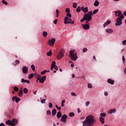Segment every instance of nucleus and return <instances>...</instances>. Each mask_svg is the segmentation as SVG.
Here are the masks:
<instances>
[{"label":"nucleus","mask_w":126,"mask_h":126,"mask_svg":"<svg viewBox=\"0 0 126 126\" xmlns=\"http://www.w3.org/2000/svg\"><path fill=\"white\" fill-rule=\"evenodd\" d=\"M96 124V120L92 115H88L83 123V126H93Z\"/></svg>","instance_id":"obj_1"},{"label":"nucleus","mask_w":126,"mask_h":126,"mask_svg":"<svg viewBox=\"0 0 126 126\" xmlns=\"http://www.w3.org/2000/svg\"><path fill=\"white\" fill-rule=\"evenodd\" d=\"M115 13V16L118 17L116 20V23L115 24L116 26H120L123 24V19H124V14L122 13L121 11H117L114 12Z\"/></svg>","instance_id":"obj_2"},{"label":"nucleus","mask_w":126,"mask_h":126,"mask_svg":"<svg viewBox=\"0 0 126 126\" xmlns=\"http://www.w3.org/2000/svg\"><path fill=\"white\" fill-rule=\"evenodd\" d=\"M69 57L71 58V60L75 62L76 60H77V55L76 54V52H75V50H73L69 51Z\"/></svg>","instance_id":"obj_3"},{"label":"nucleus","mask_w":126,"mask_h":126,"mask_svg":"<svg viewBox=\"0 0 126 126\" xmlns=\"http://www.w3.org/2000/svg\"><path fill=\"white\" fill-rule=\"evenodd\" d=\"M92 15H93V13L92 11H90L87 14L84 15V17L86 21V24L88 23V21H91L92 19Z\"/></svg>","instance_id":"obj_4"},{"label":"nucleus","mask_w":126,"mask_h":126,"mask_svg":"<svg viewBox=\"0 0 126 126\" xmlns=\"http://www.w3.org/2000/svg\"><path fill=\"white\" fill-rule=\"evenodd\" d=\"M64 56V49L62 48V49H61L59 53L57 55L56 57V59L57 60H62V59L63 58Z\"/></svg>","instance_id":"obj_5"},{"label":"nucleus","mask_w":126,"mask_h":126,"mask_svg":"<svg viewBox=\"0 0 126 126\" xmlns=\"http://www.w3.org/2000/svg\"><path fill=\"white\" fill-rule=\"evenodd\" d=\"M64 24H74V22L72 21V20H71V19L70 18H68V17H65L64 18Z\"/></svg>","instance_id":"obj_6"},{"label":"nucleus","mask_w":126,"mask_h":126,"mask_svg":"<svg viewBox=\"0 0 126 126\" xmlns=\"http://www.w3.org/2000/svg\"><path fill=\"white\" fill-rule=\"evenodd\" d=\"M46 79H47L46 76H43V77L40 75L37 76V80L39 81L40 83H44Z\"/></svg>","instance_id":"obj_7"},{"label":"nucleus","mask_w":126,"mask_h":126,"mask_svg":"<svg viewBox=\"0 0 126 126\" xmlns=\"http://www.w3.org/2000/svg\"><path fill=\"white\" fill-rule=\"evenodd\" d=\"M54 68H55V70H58V66L56 65V62H55V61L52 62L50 70H53V69H54Z\"/></svg>","instance_id":"obj_8"},{"label":"nucleus","mask_w":126,"mask_h":126,"mask_svg":"<svg viewBox=\"0 0 126 126\" xmlns=\"http://www.w3.org/2000/svg\"><path fill=\"white\" fill-rule=\"evenodd\" d=\"M55 42H56V39L52 38L48 41V45H49V46H51V47H53V46H54V45L55 44Z\"/></svg>","instance_id":"obj_9"},{"label":"nucleus","mask_w":126,"mask_h":126,"mask_svg":"<svg viewBox=\"0 0 126 126\" xmlns=\"http://www.w3.org/2000/svg\"><path fill=\"white\" fill-rule=\"evenodd\" d=\"M66 119H67V116L66 115L64 114L62 116L61 121L62 123H64V124H65V123H66Z\"/></svg>","instance_id":"obj_10"},{"label":"nucleus","mask_w":126,"mask_h":126,"mask_svg":"<svg viewBox=\"0 0 126 126\" xmlns=\"http://www.w3.org/2000/svg\"><path fill=\"white\" fill-rule=\"evenodd\" d=\"M83 28L85 29V30H88L90 28V26H89V24L87 23L86 24H82Z\"/></svg>","instance_id":"obj_11"},{"label":"nucleus","mask_w":126,"mask_h":126,"mask_svg":"<svg viewBox=\"0 0 126 126\" xmlns=\"http://www.w3.org/2000/svg\"><path fill=\"white\" fill-rule=\"evenodd\" d=\"M11 126H15L17 125V120L13 119L11 121Z\"/></svg>","instance_id":"obj_12"},{"label":"nucleus","mask_w":126,"mask_h":126,"mask_svg":"<svg viewBox=\"0 0 126 126\" xmlns=\"http://www.w3.org/2000/svg\"><path fill=\"white\" fill-rule=\"evenodd\" d=\"M81 10H82L85 14L87 13V12H88V7H82L81 8Z\"/></svg>","instance_id":"obj_13"},{"label":"nucleus","mask_w":126,"mask_h":126,"mask_svg":"<svg viewBox=\"0 0 126 126\" xmlns=\"http://www.w3.org/2000/svg\"><path fill=\"white\" fill-rule=\"evenodd\" d=\"M22 71L23 73H25V74L26 73H28V67L27 66H24L22 68Z\"/></svg>","instance_id":"obj_14"},{"label":"nucleus","mask_w":126,"mask_h":126,"mask_svg":"<svg viewBox=\"0 0 126 126\" xmlns=\"http://www.w3.org/2000/svg\"><path fill=\"white\" fill-rule=\"evenodd\" d=\"M12 99L13 101H15L16 103H18L19 101H20V98L17 97V96H13L12 97Z\"/></svg>","instance_id":"obj_15"},{"label":"nucleus","mask_w":126,"mask_h":126,"mask_svg":"<svg viewBox=\"0 0 126 126\" xmlns=\"http://www.w3.org/2000/svg\"><path fill=\"white\" fill-rule=\"evenodd\" d=\"M106 33H108L109 34H112L113 32H114V31L112 29H107L105 30Z\"/></svg>","instance_id":"obj_16"},{"label":"nucleus","mask_w":126,"mask_h":126,"mask_svg":"<svg viewBox=\"0 0 126 126\" xmlns=\"http://www.w3.org/2000/svg\"><path fill=\"white\" fill-rule=\"evenodd\" d=\"M108 83H109L110 84H111V85H113L115 83V81L113 80H112L111 79H108L107 80Z\"/></svg>","instance_id":"obj_17"},{"label":"nucleus","mask_w":126,"mask_h":126,"mask_svg":"<svg viewBox=\"0 0 126 126\" xmlns=\"http://www.w3.org/2000/svg\"><path fill=\"white\" fill-rule=\"evenodd\" d=\"M117 112V110L116 109H112L108 111V114H113L114 113H116Z\"/></svg>","instance_id":"obj_18"},{"label":"nucleus","mask_w":126,"mask_h":126,"mask_svg":"<svg viewBox=\"0 0 126 126\" xmlns=\"http://www.w3.org/2000/svg\"><path fill=\"white\" fill-rule=\"evenodd\" d=\"M111 24V21L110 20L107 21V22L103 24L104 28H105L106 26H107V25H109V24Z\"/></svg>","instance_id":"obj_19"},{"label":"nucleus","mask_w":126,"mask_h":126,"mask_svg":"<svg viewBox=\"0 0 126 126\" xmlns=\"http://www.w3.org/2000/svg\"><path fill=\"white\" fill-rule=\"evenodd\" d=\"M53 117H55V115L57 114V110L56 109H53L52 111Z\"/></svg>","instance_id":"obj_20"},{"label":"nucleus","mask_w":126,"mask_h":126,"mask_svg":"<svg viewBox=\"0 0 126 126\" xmlns=\"http://www.w3.org/2000/svg\"><path fill=\"white\" fill-rule=\"evenodd\" d=\"M99 3H100L99 2V1L96 0L94 3V6H96V7L98 6Z\"/></svg>","instance_id":"obj_21"},{"label":"nucleus","mask_w":126,"mask_h":126,"mask_svg":"<svg viewBox=\"0 0 126 126\" xmlns=\"http://www.w3.org/2000/svg\"><path fill=\"white\" fill-rule=\"evenodd\" d=\"M100 122L101 123V124H104L105 123V119L103 117H100Z\"/></svg>","instance_id":"obj_22"},{"label":"nucleus","mask_w":126,"mask_h":126,"mask_svg":"<svg viewBox=\"0 0 126 126\" xmlns=\"http://www.w3.org/2000/svg\"><path fill=\"white\" fill-rule=\"evenodd\" d=\"M22 95H23V91L22 90H20L19 92V97H22Z\"/></svg>","instance_id":"obj_23"},{"label":"nucleus","mask_w":126,"mask_h":126,"mask_svg":"<svg viewBox=\"0 0 126 126\" xmlns=\"http://www.w3.org/2000/svg\"><path fill=\"white\" fill-rule=\"evenodd\" d=\"M22 82H25V83H30V81H29V80H25L24 79H22Z\"/></svg>","instance_id":"obj_24"},{"label":"nucleus","mask_w":126,"mask_h":126,"mask_svg":"<svg viewBox=\"0 0 126 126\" xmlns=\"http://www.w3.org/2000/svg\"><path fill=\"white\" fill-rule=\"evenodd\" d=\"M57 117L58 119H60L62 117V113L61 112H58Z\"/></svg>","instance_id":"obj_25"},{"label":"nucleus","mask_w":126,"mask_h":126,"mask_svg":"<svg viewBox=\"0 0 126 126\" xmlns=\"http://www.w3.org/2000/svg\"><path fill=\"white\" fill-rule=\"evenodd\" d=\"M6 125H8V126H11V121L10 120H8L6 122Z\"/></svg>","instance_id":"obj_26"},{"label":"nucleus","mask_w":126,"mask_h":126,"mask_svg":"<svg viewBox=\"0 0 126 126\" xmlns=\"http://www.w3.org/2000/svg\"><path fill=\"white\" fill-rule=\"evenodd\" d=\"M23 91H24V93H25V94H27L28 93V89L24 88L23 89Z\"/></svg>","instance_id":"obj_27"},{"label":"nucleus","mask_w":126,"mask_h":126,"mask_svg":"<svg viewBox=\"0 0 126 126\" xmlns=\"http://www.w3.org/2000/svg\"><path fill=\"white\" fill-rule=\"evenodd\" d=\"M122 60H123V64H126V58L124 56H122Z\"/></svg>","instance_id":"obj_28"},{"label":"nucleus","mask_w":126,"mask_h":126,"mask_svg":"<svg viewBox=\"0 0 126 126\" xmlns=\"http://www.w3.org/2000/svg\"><path fill=\"white\" fill-rule=\"evenodd\" d=\"M52 50H50L49 52H47V55L48 57H51V56H52Z\"/></svg>","instance_id":"obj_29"},{"label":"nucleus","mask_w":126,"mask_h":126,"mask_svg":"<svg viewBox=\"0 0 126 126\" xmlns=\"http://www.w3.org/2000/svg\"><path fill=\"white\" fill-rule=\"evenodd\" d=\"M100 116L101 118H103V117H106V114L105 113H100Z\"/></svg>","instance_id":"obj_30"},{"label":"nucleus","mask_w":126,"mask_h":126,"mask_svg":"<svg viewBox=\"0 0 126 126\" xmlns=\"http://www.w3.org/2000/svg\"><path fill=\"white\" fill-rule=\"evenodd\" d=\"M14 90L15 92H17L19 90V89H18V87L15 86L14 87Z\"/></svg>","instance_id":"obj_31"},{"label":"nucleus","mask_w":126,"mask_h":126,"mask_svg":"<svg viewBox=\"0 0 126 126\" xmlns=\"http://www.w3.org/2000/svg\"><path fill=\"white\" fill-rule=\"evenodd\" d=\"M33 76H34V74L33 73H31L29 76V79H32V78H33Z\"/></svg>","instance_id":"obj_32"},{"label":"nucleus","mask_w":126,"mask_h":126,"mask_svg":"<svg viewBox=\"0 0 126 126\" xmlns=\"http://www.w3.org/2000/svg\"><path fill=\"white\" fill-rule=\"evenodd\" d=\"M60 14V11L58 9H56V17H59Z\"/></svg>","instance_id":"obj_33"},{"label":"nucleus","mask_w":126,"mask_h":126,"mask_svg":"<svg viewBox=\"0 0 126 126\" xmlns=\"http://www.w3.org/2000/svg\"><path fill=\"white\" fill-rule=\"evenodd\" d=\"M43 37H47L48 36V33L46 32H43Z\"/></svg>","instance_id":"obj_34"},{"label":"nucleus","mask_w":126,"mask_h":126,"mask_svg":"<svg viewBox=\"0 0 126 126\" xmlns=\"http://www.w3.org/2000/svg\"><path fill=\"white\" fill-rule=\"evenodd\" d=\"M65 103V100H63L62 101V104H61V106L62 107H64V103Z\"/></svg>","instance_id":"obj_35"},{"label":"nucleus","mask_w":126,"mask_h":126,"mask_svg":"<svg viewBox=\"0 0 126 126\" xmlns=\"http://www.w3.org/2000/svg\"><path fill=\"white\" fill-rule=\"evenodd\" d=\"M98 11H99V9H95L93 11V14H96V13H97V12H98Z\"/></svg>","instance_id":"obj_36"},{"label":"nucleus","mask_w":126,"mask_h":126,"mask_svg":"<svg viewBox=\"0 0 126 126\" xmlns=\"http://www.w3.org/2000/svg\"><path fill=\"white\" fill-rule=\"evenodd\" d=\"M73 7L74 8H76V7H77V3L74 2L73 3Z\"/></svg>","instance_id":"obj_37"},{"label":"nucleus","mask_w":126,"mask_h":126,"mask_svg":"<svg viewBox=\"0 0 126 126\" xmlns=\"http://www.w3.org/2000/svg\"><path fill=\"white\" fill-rule=\"evenodd\" d=\"M80 6H79L77 7V9H76V11L77 12H80Z\"/></svg>","instance_id":"obj_38"},{"label":"nucleus","mask_w":126,"mask_h":126,"mask_svg":"<svg viewBox=\"0 0 126 126\" xmlns=\"http://www.w3.org/2000/svg\"><path fill=\"white\" fill-rule=\"evenodd\" d=\"M69 117H74V116H75L74 113H73V112L70 113L69 114Z\"/></svg>","instance_id":"obj_39"},{"label":"nucleus","mask_w":126,"mask_h":126,"mask_svg":"<svg viewBox=\"0 0 126 126\" xmlns=\"http://www.w3.org/2000/svg\"><path fill=\"white\" fill-rule=\"evenodd\" d=\"M2 2L3 4H5V5H7V2H6V1L2 0Z\"/></svg>","instance_id":"obj_40"},{"label":"nucleus","mask_w":126,"mask_h":126,"mask_svg":"<svg viewBox=\"0 0 126 126\" xmlns=\"http://www.w3.org/2000/svg\"><path fill=\"white\" fill-rule=\"evenodd\" d=\"M31 68L32 69V71H35V66L34 65H32Z\"/></svg>","instance_id":"obj_41"},{"label":"nucleus","mask_w":126,"mask_h":126,"mask_svg":"<svg viewBox=\"0 0 126 126\" xmlns=\"http://www.w3.org/2000/svg\"><path fill=\"white\" fill-rule=\"evenodd\" d=\"M65 12L67 13H69V12H70V10L69 9V8H66Z\"/></svg>","instance_id":"obj_42"},{"label":"nucleus","mask_w":126,"mask_h":126,"mask_svg":"<svg viewBox=\"0 0 126 126\" xmlns=\"http://www.w3.org/2000/svg\"><path fill=\"white\" fill-rule=\"evenodd\" d=\"M46 114H47V116H50V115H51V111H50V110L47 111Z\"/></svg>","instance_id":"obj_43"},{"label":"nucleus","mask_w":126,"mask_h":126,"mask_svg":"<svg viewBox=\"0 0 126 126\" xmlns=\"http://www.w3.org/2000/svg\"><path fill=\"white\" fill-rule=\"evenodd\" d=\"M47 70H44V71H42L41 72V75H44V74H45V73H46L47 72Z\"/></svg>","instance_id":"obj_44"},{"label":"nucleus","mask_w":126,"mask_h":126,"mask_svg":"<svg viewBox=\"0 0 126 126\" xmlns=\"http://www.w3.org/2000/svg\"><path fill=\"white\" fill-rule=\"evenodd\" d=\"M55 107L56 108H57V110H59V111H61V110H62V107H59V106L57 105H56Z\"/></svg>","instance_id":"obj_45"},{"label":"nucleus","mask_w":126,"mask_h":126,"mask_svg":"<svg viewBox=\"0 0 126 126\" xmlns=\"http://www.w3.org/2000/svg\"><path fill=\"white\" fill-rule=\"evenodd\" d=\"M66 17H71V14L69 13H67L66 14Z\"/></svg>","instance_id":"obj_46"},{"label":"nucleus","mask_w":126,"mask_h":126,"mask_svg":"<svg viewBox=\"0 0 126 126\" xmlns=\"http://www.w3.org/2000/svg\"><path fill=\"white\" fill-rule=\"evenodd\" d=\"M49 108H53V103L51 102L49 103Z\"/></svg>","instance_id":"obj_47"},{"label":"nucleus","mask_w":126,"mask_h":126,"mask_svg":"<svg viewBox=\"0 0 126 126\" xmlns=\"http://www.w3.org/2000/svg\"><path fill=\"white\" fill-rule=\"evenodd\" d=\"M86 21L85 18L83 17V18L81 20V22H84V21Z\"/></svg>","instance_id":"obj_48"},{"label":"nucleus","mask_w":126,"mask_h":126,"mask_svg":"<svg viewBox=\"0 0 126 126\" xmlns=\"http://www.w3.org/2000/svg\"><path fill=\"white\" fill-rule=\"evenodd\" d=\"M45 101H46V99H41V103H42V104H45L46 103V102H45Z\"/></svg>","instance_id":"obj_49"},{"label":"nucleus","mask_w":126,"mask_h":126,"mask_svg":"<svg viewBox=\"0 0 126 126\" xmlns=\"http://www.w3.org/2000/svg\"><path fill=\"white\" fill-rule=\"evenodd\" d=\"M122 44L123 45H124V46H125V45H126V40H123L122 41Z\"/></svg>","instance_id":"obj_50"},{"label":"nucleus","mask_w":126,"mask_h":126,"mask_svg":"<svg viewBox=\"0 0 126 126\" xmlns=\"http://www.w3.org/2000/svg\"><path fill=\"white\" fill-rule=\"evenodd\" d=\"M90 104V102L89 101H87L86 102V107H88V106H89Z\"/></svg>","instance_id":"obj_51"},{"label":"nucleus","mask_w":126,"mask_h":126,"mask_svg":"<svg viewBox=\"0 0 126 126\" xmlns=\"http://www.w3.org/2000/svg\"><path fill=\"white\" fill-rule=\"evenodd\" d=\"M88 88H92V84H89L88 85Z\"/></svg>","instance_id":"obj_52"},{"label":"nucleus","mask_w":126,"mask_h":126,"mask_svg":"<svg viewBox=\"0 0 126 126\" xmlns=\"http://www.w3.org/2000/svg\"><path fill=\"white\" fill-rule=\"evenodd\" d=\"M15 63L16 64H19V63H20V62L19 60H16Z\"/></svg>","instance_id":"obj_53"},{"label":"nucleus","mask_w":126,"mask_h":126,"mask_svg":"<svg viewBox=\"0 0 126 126\" xmlns=\"http://www.w3.org/2000/svg\"><path fill=\"white\" fill-rule=\"evenodd\" d=\"M83 52L84 53H86V52H87V48H84L83 50Z\"/></svg>","instance_id":"obj_54"},{"label":"nucleus","mask_w":126,"mask_h":126,"mask_svg":"<svg viewBox=\"0 0 126 126\" xmlns=\"http://www.w3.org/2000/svg\"><path fill=\"white\" fill-rule=\"evenodd\" d=\"M54 24H57V23H58V19H55L54 21H53Z\"/></svg>","instance_id":"obj_55"},{"label":"nucleus","mask_w":126,"mask_h":126,"mask_svg":"<svg viewBox=\"0 0 126 126\" xmlns=\"http://www.w3.org/2000/svg\"><path fill=\"white\" fill-rule=\"evenodd\" d=\"M71 94L72 95V96H76V94H75V93H72Z\"/></svg>","instance_id":"obj_56"},{"label":"nucleus","mask_w":126,"mask_h":126,"mask_svg":"<svg viewBox=\"0 0 126 126\" xmlns=\"http://www.w3.org/2000/svg\"><path fill=\"white\" fill-rule=\"evenodd\" d=\"M104 95H105V96H108V92H104Z\"/></svg>","instance_id":"obj_57"},{"label":"nucleus","mask_w":126,"mask_h":126,"mask_svg":"<svg viewBox=\"0 0 126 126\" xmlns=\"http://www.w3.org/2000/svg\"><path fill=\"white\" fill-rule=\"evenodd\" d=\"M71 67H74V63H72L71 64Z\"/></svg>","instance_id":"obj_58"},{"label":"nucleus","mask_w":126,"mask_h":126,"mask_svg":"<svg viewBox=\"0 0 126 126\" xmlns=\"http://www.w3.org/2000/svg\"><path fill=\"white\" fill-rule=\"evenodd\" d=\"M77 111H78V113H80L81 111H80V109L79 108H78L77 109Z\"/></svg>","instance_id":"obj_59"},{"label":"nucleus","mask_w":126,"mask_h":126,"mask_svg":"<svg viewBox=\"0 0 126 126\" xmlns=\"http://www.w3.org/2000/svg\"><path fill=\"white\" fill-rule=\"evenodd\" d=\"M33 94H34V95H36V94H37V91L33 92Z\"/></svg>","instance_id":"obj_60"},{"label":"nucleus","mask_w":126,"mask_h":126,"mask_svg":"<svg viewBox=\"0 0 126 126\" xmlns=\"http://www.w3.org/2000/svg\"><path fill=\"white\" fill-rule=\"evenodd\" d=\"M72 77L73 78H74V77H75V76L74 75V74H72Z\"/></svg>","instance_id":"obj_61"},{"label":"nucleus","mask_w":126,"mask_h":126,"mask_svg":"<svg viewBox=\"0 0 126 126\" xmlns=\"http://www.w3.org/2000/svg\"><path fill=\"white\" fill-rule=\"evenodd\" d=\"M0 126H4V124H3V123H1L0 124Z\"/></svg>","instance_id":"obj_62"},{"label":"nucleus","mask_w":126,"mask_h":126,"mask_svg":"<svg viewBox=\"0 0 126 126\" xmlns=\"http://www.w3.org/2000/svg\"><path fill=\"white\" fill-rule=\"evenodd\" d=\"M124 73H125V74H126V68H125L124 69Z\"/></svg>","instance_id":"obj_63"},{"label":"nucleus","mask_w":126,"mask_h":126,"mask_svg":"<svg viewBox=\"0 0 126 126\" xmlns=\"http://www.w3.org/2000/svg\"><path fill=\"white\" fill-rule=\"evenodd\" d=\"M124 14L125 16H126V11L124 12Z\"/></svg>","instance_id":"obj_64"}]
</instances>
